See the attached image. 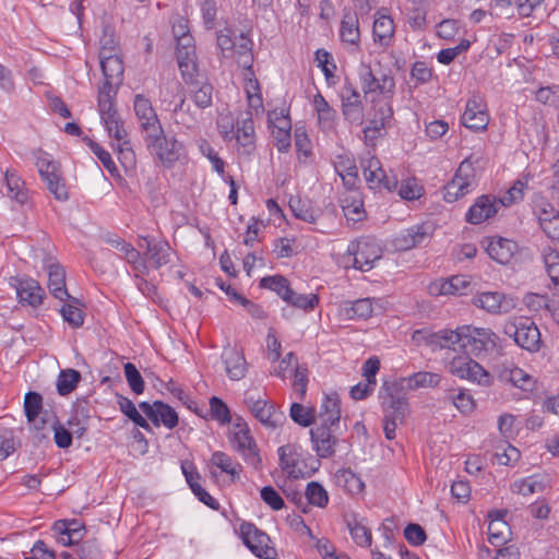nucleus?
<instances>
[{
  "label": "nucleus",
  "mask_w": 559,
  "mask_h": 559,
  "mask_svg": "<svg viewBox=\"0 0 559 559\" xmlns=\"http://www.w3.org/2000/svg\"><path fill=\"white\" fill-rule=\"evenodd\" d=\"M144 143L154 159L166 168H171L185 152L183 144L175 136H167L163 128L145 139Z\"/></svg>",
  "instance_id": "obj_1"
},
{
  "label": "nucleus",
  "mask_w": 559,
  "mask_h": 559,
  "mask_svg": "<svg viewBox=\"0 0 559 559\" xmlns=\"http://www.w3.org/2000/svg\"><path fill=\"white\" fill-rule=\"evenodd\" d=\"M499 336L490 329L462 325L461 350L479 357L498 350Z\"/></svg>",
  "instance_id": "obj_2"
},
{
  "label": "nucleus",
  "mask_w": 559,
  "mask_h": 559,
  "mask_svg": "<svg viewBox=\"0 0 559 559\" xmlns=\"http://www.w3.org/2000/svg\"><path fill=\"white\" fill-rule=\"evenodd\" d=\"M503 332L513 338L518 346L530 353H537L542 348L540 332L530 318L521 317L507 322Z\"/></svg>",
  "instance_id": "obj_3"
},
{
  "label": "nucleus",
  "mask_w": 559,
  "mask_h": 559,
  "mask_svg": "<svg viewBox=\"0 0 559 559\" xmlns=\"http://www.w3.org/2000/svg\"><path fill=\"white\" fill-rule=\"evenodd\" d=\"M230 444L231 448L242 456L246 463L251 465L254 469H261L262 460L259 454V449L246 423L234 424L230 435Z\"/></svg>",
  "instance_id": "obj_4"
},
{
  "label": "nucleus",
  "mask_w": 559,
  "mask_h": 559,
  "mask_svg": "<svg viewBox=\"0 0 559 559\" xmlns=\"http://www.w3.org/2000/svg\"><path fill=\"white\" fill-rule=\"evenodd\" d=\"M346 252L352 258L353 267L362 272L370 271L374 262L382 257L381 247L372 238H360L352 241Z\"/></svg>",
  "instance_id": "obj_5"
},
{
  "label": "nucleus",
  "mask_w": 559,
  "mask_h": 559,
  "mask_svg": "<svg viewBox=\"0 0 559 559\" xmlns=\"http://www.w3.org/2000/svg\"><path fill=\"white\" fill-rule=\"evenodd\" d=\"M469 356L466 354L453 357L448 365L449 372L460 379L489 386L492 382L491 374Z\"/></svg>",
  "instance_id": "obj_6"
},
{
  "label": "nucleus",
  "mask_w": 559,
  "mask_h": 559,
  "mask_svg": "<svg viewBox=\"0 0 559 559\" xmlns=\"http://www.w3.org/2000/svg\"><path fill=\"white\" fill-rule=\"evenodd\" d=\"M338 95L341 98V109L344 119L352 124H362L365 118V106L357 87L346 79L338 92Z\"/></svg>",
  "instance_id": "obj_7"
},
{
  "label": "nucleus",
  "mask_w": 559,
  "mask_h": 559,
  "mask_svg": "<svg viewBox=\"0 0 559 559\" xmlns=\"http://www.w3.org/2000/svg\"><path fill=\"white\" fill-rule=\"evenodd\" d=\"M240 535L243 544L260 559H275L276 549L270 545L269 535L254 524L245 522L240 525Z\"/></svg>",
  "instance_id": "obj_8"
},
{
  "label": "nucleus",
  "mask_w": 559,
  "mask_h": 559,
  "mask_svg": "<svg viewBox=\"0 0 559 559\" xmlns=\"http://www.w3.org/2000/svg\"><path fill=\"white\" fill-rule=\"evenodd\" d=\"M474 177L473 164L466 158L460 164L452 180L443 187V199L452 203L467 194L474 181Z\"/></svg>",
  "instance_id": "obj_9"
},
{
  "label": "nucleus",
  "mask_w": 559,
  "mask_h": 559,
  "mask_svg": "<svg viewBox=\"0 0 559 559\" xmlns=\"http://www.w3.org/2000/svg\"><path fill=\"white\" fill-rule=\"evenodd\" d=\"M36 166L41 179L47 185V189L55 195V198L59 201L68 200V189L61 177L59 166L47 154L37 158Z\"/></svg>",
  "instance_id": "obj_10"
},
{
  "label": "nucleus",
  "mask_w": 559,
  "mask_h": 559,
  "mask_svg": "<svg viewBox=\"0 0 559 559\" xmlns=\"http://www.w3.org/2000/svg\"><path fill=\"white\" fill-rule=\"evenodd\" d=\"M395 383L385 381L380 390V397L382 399V408L384 418L393 419L403 424L405 416L408 412L407 399L401 394H395Z\"/></svg>",
  "instance_id": "obj_11"
},
{
  "label": "nucleus",
  "mask_w": 559,
  "mask_h": 559,
  "mask_svg": "<svg viewBox=\"0 0 559 559\" xmlns=\"http://www.w3.org/2000/svg\"><path fill=\"white\" fill-rule=\"evenodd\" d=\"M364 177L371 189H385L389 192L399 188V180L395 176H388L382 168L381 162L376 156H370L361 162Z\"/></svg>",
  "instance_id": "obj_12"
},
{
  "label": "nucleus",
  "mask_w": 559,
  "mask_h": 559,
  "mask_svg": "<svg viewBox=\"0 0 559 559\" xmlns=\"http://www.w3.org/2000/svg\"><path fill=\"white\" fill-rule=\"evenodd\" d=\"M338 426L328 424H317L310 429V440L312 449L321 459H328L335 454V448L338 439L335 435Z\"/></svg>",
  "instance_id": "obj_13"
},
{
  "label": "nucleus",
  "mask_w": 559,
  "mask_h": 559,
  "mask_svg": "<svg viewBox=\"0 0 559 559\" xmlns=\"http://www.w3.org/2000/svg\"><path fill=\"white\" fill-rule=\"evenodd\" d=\"M358 76L365 96L373 92H379L382 96L386 97L393 96L395 82L391 75L383 74L381 78H377L370 64L361 63Z\"/></svg>",
  "instance_id": "obj_14"
},
{
  "label": "nucleus",
  "mask_w": 559,
  "mask_h": 559,
  "mask_svg": "<svg viewBox=\"0 0 559 559\" xmlns=\"http://www.w3.org/2000/svg\"><path fill=\"white\" fill-rule=\"evenodd\" d=\"M133 107L140 122L143 140L162 130V123L148 98L142 94H136L134 96Z\"/></svg>",
  "instance_id": "obj_15"
},
{
  "label": "nucleus",
  "mask_w": 559,
  "mask_h": 559,
  "mask_svg": "<svg viewBox=\"0 0 559 559\" xmlns=\"http://www.w3.org/2000/svg\"><path fill=\"white\" fill-rule=\"evenodd\" d=\"M245 403L251 414L265 427L276 428L285 419L283 412L277 411L273 403L260 396L246 395Z\"/></svg>",
  "instance_id": "obj_16"
},
{
  "label": "nucleus",
  "mask_w": 559,
  "mask_h": 559,
  "mask_svg": "<svg viewBox=\"0 0 559 559\" xmlns=\"http://www.w3.org/2000/svg\"><path fill=\"white\" fill-rule=\"evenodd\" d=\"M415 334L421 335L426 345H428L432 350H461L462 326H459L455 330L443 329L437 332L416 331Z\"/></svg>",
  "instance_id": "obj_17"
},
{
  "label": "nucleus",
  "mask_w": 559,
  "mask_h": 559,
  "mask_svg": "<svg viewBox=\"0 0 559 559\" xmlns=\"http://www.w3.org/2000/svg\"><path fill=\"white\" fill-rule=\"evenodd\" d=\"M461 122L473 131H484L487 129L489 116L480 96L474 95L467 100Z\"/></svg>",
  "instance_id": "obj_18"
},
{
  "label": "nucleus",
  "mask_w": 559,
  "mask_h": 559,
  "mask_svg": "<svg viewBox=\"0 0 559 559\" xmlns=\"http://www.w3.org/2000/svg\"><path fill=\"white\" fill-rule=\"evenodd\" d=\"M100 67L105 78L104 84H110L111 87L118 88L122 82L123 62L122 59L114 53V48L103 46L99 52Z\"/></svg>",
  "instance_id": "obj_19"
},
{
  "label": "nucleus",
  "mask_w": 559,
  "mask_h": 559,
  "mask_svg": "<svg viewBox=\"0 0 559 559\" xmlns=\"http://www.w3.org/2000/svg\"><path fill=\"white\" fill-rule=\"evenodd\" d=\"M235 139L238 155L249 158L255 151L254 123L250 112L237 120Z\"/></svg>",
  "instance_id": "obj_20"
},
{
  "label": "nucleus",
  "mask_w": 559,
  "mask_h": 559,
  "mask_svg": "<svg viewBox=\"0 0 559 559\" xmlns=\"http://www.w3.org/2000/svg\"><path fill=\"white\" fill-rule=\"evenodd\" d=\"M473 305L489 313H507L513 309L514 304L499 292H483L473 297Z\"/></svg>",
  "instance_id": "obj_21"
},
{
  "label": "nucleus",
  "mask_w": 559,
  "mask_h": 559,
  "mask_svg": "<svg viewBox=\"0 0 559 559\" xmlns=\"http://www.w3.org/2000/svg\"><path fill=\"white\" fill-rule=\"evenodd\" d=\"M433 227L431 224L424 223L415 225L405 230L395 239V246L399 250H411L417 246L428 242L432 236Z\"/></svg>",
  "instance_id": "obj_22"
},
{
  "label": "nucleus",
  "mask_w": 559,
  "mask_h": 559,
  "mask_svg": "<svg viewBox=\"0 0 559 559\" xmlns=\"http://www.w3.org/2000/svg\"><path fill=\"white\" fill-rule=\"evenodd\" d=\"M340 205L348 222L358 223L366 218V211L360 191L345 190L340 197Z\"/></svg>",
  "instance_id": "obj_23"
},
{
  "label": "nucleus",
  "mask_w": 559,
  "mask_h": 559,
  "mask_svg": "<svg viewBox=\"0 0 559 559\" xmlns=\"http://www.w3.org/2000/svg\"><path fill=\"white\" fill-rule=\"evenodd\" d=\"M499 203L496 198L490 195H480L476 199L475 203L469 207L466 214V221L471 224H480L498 212Z\"/></svg>",
  "instance_id": "obj_24"
},
{
  "label": "nucleus",
  "mask_w": 559,
  "mask_h": 559,
  "mask_svg": "<svg viewBox=\"0 0 559 559\" xmlns=\"http://www.w3.org/2000/svg\"><path fill=\"white\" fill-rule=\"evenodd\" d=\"M499 380L506 383H511L513 386L523 391H532L535 381L531 374L523 369L510 365H502L498 370Z\"/></svg>",
  "instance_id": "obj_25"
},
{
  "label": "nucleus",
  "mask_w": 559,
  "mask_h": 559,
  "mask_svg": "<svg viewBox=\"0 0 559 559\" xmlns=\"http://www.w3.org/2000/svg\"><path fill=\"white\" fill-rule=\"evenodd\" d=\"M486 251L492 260L500 264H507L518 251V245L507 238L492 237L488 239Z\"/></svg>",
  "instance_id": "obj_26"
},
{
  "label": "nucleus",
  "mask_w": 559,
  "mask_h": 559,
  "mask_svg": "<svg viewBox=\"0 0 559 559\" xmlns=\"http://www.w3.org/2000/svg\"><path fill=\"white\" fill-rule=\"evenodd\" d=\"M181 469L189 487L198 499L211 509L218 510L219 503L199 484L201 476L193 464L182 463Z\"/></svg>",
  "instance_id": "obj_27"
},
{
  "label": "nucleus",
  "mask_w": 559,
  "mask_h": 559,
  "mask_svg": "<svg viewBox=\"0 0 559 559\" xmlns=\"http://www.w3.org/2000/svg\"><path fill=\"white\" fill-rule=\"evenodd\" d=\"M16 295L20 302L38 307L43 302L44 289L32 278H16Z\"/></svg>",
  "instance_id": "obj_28"
},
{
  "label": "nucleus",
  "mask_w": 559,
  "mask_h": 559,
  "mask_svg": "<svg viewBox=\"0 0 559 559\" xmlns=\"http://www.w3.org/2000/svg\"><path fill=\"white\" fill-rule=\"evenodd\" d=\"M109 136L116 139L117 141H122L118 145L119 153L123 156V158L128 157V154L133 155L131 143L127 138V131L123 127V121L119 114L107 116L105 119H102Z\"/></svg>",
  "instance_id": "obj_29"
},
{
  "label": "nucleus",
  "mask_w": 559,
  "mask_h": 559,
  "mask_svg": "<svg viewBox=\"0 0 559 559\" xmlns=\"http://www.w3.org/2000/svg\"><path fill=\"white\" fill-rule=\"evenodd\" d=\"M225 371L230 380L242 379L247 372V362L241 352L235 347L225 348L222 354Z\"/></svg>",
  "instance_id": "obj_30"
},
{
  "label": "nucleus",
  "mask_w": 559,
  "mask_h": 559,
  "mask_svg": "<svg viewBox=\"0 0 559 559\" xmlns=\"http://www.w3.org/2000/svg\"><path fill=\"white\" fill-rule=\"evenodd\" d=\"M341 400L337 393L332 392L323 396L318 414L319 424L340 426Z\"/></svg>",
  "instance_id": "obj_31"
},
{
  "label": "nucleus",
  "mask_w": 559,
  "mask_h": 559,
  "mask_svg": "<svg viewBox=\"0 0 559 559\" xmlns=\"http://www.w3.org/2000/svg\"><path fill=\"white\" fill-rule=\"evenodd\" d=\"M299 448L295 444H286L278 449L280 465L284 472L292 478L305 477L301 468L298 467L299 463Z\"/></svg>",
  "instance_id": "obj_32"
},
{
  "label": "nucleus",
  "mask_w": 559,
  "mask_h": 559,
  "mask_svg": "<svg viewBox=\"0 0 559 559\" xmlns=\"http://www.w3.org/2000/svg\"><path fill=\"white\" fill-rule=\"evenodd\" d=\"M144 259L151 261L155 269H159L170 262L171 248L168 242H152L146 239V250L143 253Z\"/></svg>",
  "instance_id": "obj_33"
},
{
  "label": "nucleus",
  "mask_w": 559,
  "mask_h": 559,
  "mask_svg": "<svg viewBox=\"0 0 559 559\" xmlns=\"http://www.w3.org/2000/svg\"><path fill=\"white\" fill-rule=\"evenodd\" d=\"M549 486V478L543 475H533L514 481L511 490L514 493L530 496L543 492Z\"/></svg>",
  "instance_id": "obj_34"
},
{
  "label": "nucleus",
  "mask_w": 559,
  "mask_h": 559,
  "mask_svg": "<svg viewBox=\"0 0 559 559\" xmlns=\"http://www.w3.org/2000/svg\"><path fill=\"white\" fill-rule=\"evenodd\" d=\"M48 288L59 300H67L70 297L66 287V271L58 263L48 266Z\"/></svg>",
  "instance_id": "obj_35"
},
{
  "label": "nucleus",
  "mask_w": 559,
  "mask_h": 559,
  "mask_svg": "<svg viewBox=\"0 0 559 559\" xmlns=\"http://www.w3.org/2000/svg\"><path fill=\"white\" fill-rule=\"evenodd\" d=\"M4 181L8 189V195L21 205L28 200V190L25 188L24 180L14 169H7L4 173Z\"/></svg>",
  "instance_id": "obj_36"
},
{
  "label": "nucleus",
  "mask_w": 559,
  "mask_h": 559,
  "mask_svg": "<svg viewBox=\"0 0 559 559\" xmlns=\"http://www.w3.org/2000/svg\"><path fill=\"white\" fill-rule=\"evenodd\" d=\"M347 528L353 540L360 547H369L372 542L371 531L358 519L356 514L345 518Z\"/></svg>",
  "instance_id": "obj_37"
},
{
  "label": "nucleus",
  "mask_w": 559,
  "mask_h": 559,
  "mask_svg": "<svg viewBox=\"0 0 559 559\" xmlns=\"http://www.w3.org/2000/svg\"><path fill=\"white\" fill-rule=\"evenodd\" d=\"M118 88L111 87L110 84H103L98 88V110L100 118L105 119L107 116L117 115L118 111L115 106V98L117 96Z\"/></svg>",
  "instance_id": "obj_38"
},
{
  "label": "nucleus",
  "mask_w": 559,
  "mask_h": 559,
  "mask_svg": "<svg viewBox=\"0 0 559 559\" xmlns=\"http://www.w3.org/2000/svg\"><path fill=\"white\" fill-rule=\"evenodd\" d=\"M372 34L376 43L388 46L394 35L393 20L388 15H379L373 22Z\"/></svg>",
  "instance_id": "obj_39"
},
{
  "label": "nucleus",
  "mask_w": 559,
  "mask_h": 559,
  "mask_svg": "<svg viewBox=\"0 0 559 559\" xmlns=\"http://www.w3.org/2000/svg\"><path fill=\"white\" fill-rule=\"evenodd\" d=\"M178 67L181 72L183 80L192 82L193 78L198 72L197 55L195 50H179L177 51Z\"/></svg>",
  "instance_id": "obj_40"
},
{
  "label": "nucleus",
  "mask_w": 559,
  "mask_h": 559,
  "mask_svg": "<svg viewBox=\"0 0 559 559\" xmlns=\"http://www.w3.org/2000/svg\"><path fill=\"white\" fill-rule=\"evenodd\" d=\"M117 396V404L119 405V409L130 419L132 420L136 426L143 428L146 431H151V426L147 423V420L138 412L135 405L133 402L121 395L116 394Z\"/></svg>",
  "instance_id": "obj_41"
},
{
  "label": "nucleus",
  "mask_w": 559,
  "mask_h": 559,
  "mask_svg": "<svg viewBox=\"0 0 559 559\" xmlns=\"http://www.w3.org/2000/svg\"><path fill=\"white\" fill-rule=\"evenodd\" d=\"M24 413L27 421L37 426L38 416L43 413V397L39 393L29 391L25 394Z\"/></svg>",
  "instance_id": "obj_42"
},
{
  "label": "nucleus",
  "mask_w": 559,
  "mask_h": 559,
  "mask_svg": "<svg viewBox=\"0 0 559 559\" xmlns=\"http://www.w3.org/2000/svg\"><path fill=\"white\" fill-rule=\"evenodd\" d=\"M340 36L344 43L350 45L358 44L360 34L358 28V19L355 14L344 15L341 22Z\"/></svg>",
  "instance_id": "obj_43"
},
{
  "label": "nucleus",
  "mask_w": 559,
  "mask_h": 559,
  "mask_svg": "<svg viewBox=\"0 0 559 559\" xmlns=\"http://www.w3.org/2000/svg\"><path fill=\"white\" fill-rule=\"evenodd\" d=\"M211 462L222 472L231 476L233 480L239 479L242 466L239 463H234L231 457L225 452L216 451L212 454Z\"/></svg>",
  "instance_id": "obj_44"
},
{
  "label": "nucleus",
  "mask_w": 559,
  "mask_h": 559,
  "mask_svg": "<svg viewBox=\"0 0 559 559\" xmlns=\"http://www.w3.org/2000/svg\"><path fill=\"white\" fill-rule=\"evenodd\" d=\"M81 373L75 369H63L57 378V391L60 395H68L75 390L81 381Z\"/></svg>",
  "instance_id": "obj_45"
},
{
  "label": "nucleus",
  "mask_w": 559,
  "mask_h": 559,
  "mask_svg": "<svg viewBox=\"0 0 559 559\" xmlns=\"http://www.w3.org/2000/svg\"><path fill=\"white\" fill-rule=\"evenodd\" d=\"M532 179L531 174H524L519 178L513 186L508 190L507 194L499 200L502 205H511L523 200L524 191L527 189L528 181Z\"/></svg>",
  "instance_id": "obj_46"
},
{
  "label": "nucleus",
  "mask_w": 559,
  "mask_h": 559,
  "mask_svg": "<svg viewBox=\"0 0 559 559\" xmlns=\"http://www.w3.org/2000/svg\"><path fill=\"white\" fill-rule=\"evenodd\" d=\"M270 122L274 123V127L277 128L278 134L277 139L278 142L282 144L278 148H286L290 145V129L292 123L287 116H278L275 111L271 112L269 115Z\"/></svg>",
  "instance_id": "obj_47"
},
{
  "label": "nucleus",
  "mask_w": 559,
  "mask_h": 559,
  "mask_svg": "<svg viewBox=\"0 0 559 559\" xmlns=\"http://www.w3.org/2000/svg\"><path fill=\"white\" fill-rule=\"evenodd\" d=\"M543 262L554 286H559V252L550 247L543 250Z\"/></svg>",
  "instance_id": "obj_48"
},
{
  "label": "nucleus",
  "mask_w": 559,
  "mask_h": 559,
  "mask_svg": "<svg viewBox=\"0 0 559 559\" xmlns=\"http://www.w3.org/2000/svg\"><path fill=\"white\" fill-rule=\"evenodd\" d=\"M156 421H152L155 426L158 427L163 424L168 429H173L178 425V414L171 406L162 401H156Z\"/></svg>",
  "instance_id": "obj_49"
},
{
  "label": "nucleus",
  "mask_w": 559,
  "mask_h": 559,
  "mask_svg": "<svg viewBox=\"0 0 559 559\" xmlns=\"http://www.w3.org/2000/svg\"><path fill=\"white\" fill-rule=\"evenodd\" d=\"M260 286L275 292L284 301L292 294L288 280L282 275L263 277L260 281Z\"/></svg>",
  "instance_id": "obj_50"
},
{
  "label": "nucleus",
  "mask_w": 559,
  "mask_h": 559,
  "mask_svg": "<svg viewBox=\"0 0 559 559\" xmlns=\"http://www.w3.org/2000/svg\"><path fill=\"white\" fill-rule=\"evenodd\" d=\"M466 281L462 276H453L449 280L442 281L439 284L435 283L430 290L438 295H453L460 293L466 286Z\"/></svg>",
  "instance_id": "obj_51"
},
{
  "label": "nucleus",
  "mask_w": 559,
  "mask_h": 559,
  "mask_svg": "<svg viewBox=\"0 0 559 559\" xmlns=\"http://www.w3.org/2000/svg\"><path fill=\"white\" fill-rule=\"evenodd\" d=\"M83 141L91 148V151L97 156V158L100 160L103 166L110 173L111 176H115L118 174V168H117L115 162L112 160L109 152L104 150L97 142H95L94 140H92L87 136H84Z\"/></svg>",
  "instance_id": "obj_52"
},
{
  "label": "nucleus",
  "mask_w": 559,
  "mask_h": 559,
  "mask_svg": "<svg viewBox=\"0 0 559 559\" xmlns=\"http://www.w3.org/2000/svg\"><path fill=\"white\" fill-rule=\"evenodd\" d=\"M440 381L441 376L439 373L419 371L408 378V386L411 389L435 388L440 383Z\"/></svg>",
  "instance_id": "obj_53"
},
{
  "label": "nucleus",
  "mask_w": 559,
  "mask_h": 559,
  "mask_svg": "<svg viewBox=\"0 0 559 559\" xmlns=\"http://www.w3.org/2000/svg\"><path fill=\"white\" fill-rule=\"evenodd\" d=\"M289 207L293 211L294 216L304 222L313 224L319 218V212L310 204L301 202V200H290Z\"/></svg>",
  "instance_id": "obj_54"
},
{
  "label": "nucleus",
  "mask_w": 559,
  "mask_h": 559,
  "mask_svg": "<svg viewBox=\"0 0 559 559\" xmlns=\"http://www.w3.org/2000/svg\"><path fill=\"white\" fill-rule=\"evenodd\" d=\"M305 496L310 504L324 508L329 502V495L318 481H310L307 485Z\"/></svg>",
  "instance_id": "obj_55"
},
{
  "label": "nucleus",
  "mask_w": 559,
  "mask_h": 559,
  "mask_svg": "<svg viewBox=\"0 0 559 559\" xmlns=\"http://www.w3.org/2000/svg\"><path fill=\"white\" fill-rule=\"evenodd\" d=\"M290 418L302 427H309L314 423V409L300 403H293L289 411Z\"/></svg>",
  "instance_id": "obj_56"
},
{
  "label": "nucleus",
  "mask_w": 559,
  "mask_h": 559,
  "mask_svg": "<svg viewBox=\"0 0 559 559\" xmlns=\"http://www.w3.org/2000/svg\"><path fill=\"white\" fill-rule=\"evenodd\" d=\"M123 369L127 382L131 391L138 395L142 394L144 392L145 384L135 365H133L132 362H127L124 364Z\"/></svg>",
  "instance_id": "obj_57"
},
{
  "label": "nucleus",
  "mask_w": 559,
  "mask_h": 559,
  "mask_svg": "<svg viewBox=\"0 0 559 559\" xmlns=\"http://www.w3.org/2000/svg\"><path fill=\"white\" fill-rule=\"evenodd\" d=\"M211 417L222 425L229 424L231 420L228 406L217 396L210 399Z\"/></svg>",
  "instance_id": "obj_58"
},
{
  "label": "nucleus",
  "mask_w": 559,
  "mask_h": 559,
  "mask_svg": "<svg viewBox=\"0 0 559 559\" xmlns=\"http://www.w3.org/2000/svg\"><path fill=\"white\" fill-rule=\"evenodd\" d=\"M509 525L506 521H490L488 525V540L493 546H499L507 540Z\"/></svg>",
  "instance_id": "obj_59"
},
{
  "label": "nucleus",
  "mask_w": 559,
  "mask_h": 559,
  "mask_svg": "<svg viewBox=\"0 0 559 559\" xmlns=\"http://www.w3.org/2000/svg\"><path fill=\"white\" fill-rule=\"evenodd\" d=\"M285 301L296 308H300L307 311L314 309V307L319 304V298L314 294L302 295L297 294L292 289V294L288 295Z\"/></svg>",
  "instance_id": "obj_60"
},
{
  "label": "nucleus",
  "mask_w": 559,
  "mask_h": 559,
  "mask_svg": "<svg viewBox=\"0 0 559 559\" xmlns=\"http://www.w3.org/2000/svg\"><path fill=\"white\" fill-rule=\"evenodd\" d=\"M192 98L199 108H207L212 105L213 86L210 83H201L192 91Z\"/></svg>",
  "instance_id": "obj_61"
},
{
  "label": "nucleus",
  "mask_w": 559,
  "mask_h": 559,
  "mask_svg": "<svg viewBox=\"0 0 559 559\" xmlns=\"http://www.w3.org/2000/svg\"><path fill=\"white\" fill-rule=\"evenodd\" d=\"M448 399L463 414L472 413L475 408L474 399L464 390H460L457 394H454V392L451 391Z\"/></svg>",
  "instance_id": "obj_62"
},
{
  "label": "nucleus",
  "mask_w": 559,
  "mask_h": 559,
  "mask_svg": "<svg viewBox=\"0 0 559 559\" xmlns=\"http://www.w3.org/2000/svg\"><path fill=\"white\" fill-rule=\"evenodd\" d=\"M15 451L14 431L0 426V461L5 460Z\"/></svg>",
  "instance_id": "obj_63"
},
{
  "label": "nucleus",
  "mask_w": 559,
  "mask_h": 559,
  "mask_svg": "<svg viewBox=\"0 0 559 559\" xmlns=\"http://www.w3.org/2000/svg\"><path fill=\"white\" fill-rule=\"evenodd\" d=\"M338 479L344 481V487L350 493H360L365 488V484L360 477L350 469H343L338 475Z\"/></svg>",
  "instance_id": "obj_64"
}]
</instances>
